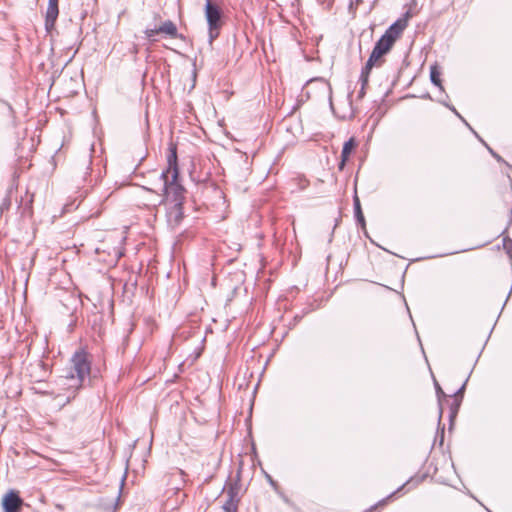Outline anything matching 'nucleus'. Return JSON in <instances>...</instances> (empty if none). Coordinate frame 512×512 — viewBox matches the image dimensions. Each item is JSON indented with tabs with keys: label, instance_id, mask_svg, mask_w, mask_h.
<instances>
[{
	"label": "nucleus",
	"instance_id": "nucleus-35",
	"mask_svg": "<svg viewBox=\"0 0 512 512\" xmlns=\"http://www.w3.org/2000/svg\"><path fill=\"white\" fill-rule=\"evenodd\" d=\"M366 88L367 87H362V86L360 87V90L358 91V94H357V99L358 100H362L365 97V95H366Z\"/></svg>",
	"mask_w": 512,
	"mask_h": 512
},
{
	"label": "nucleus",
	"instance_id": "nucleus-25",
	"mask_svg": "<svg viewBox=\"0 0 512 512\" xmlns=\"http://www.w3.org/2000/svg\"><path fill=\"white\" fill-rule=\"evenodd\" d=\"M263 473L268 484L273 488L275 492H277L280 489L278 482L274 480L273 477L266 471L263 470Z\"/></svg>",
	"mask_w": 512,
	"mask_h": 512
},
{
	"label": "nucleus",
	"instance_id": "nucleus-34",
	"mask_svg": "<svg viewBox=\"0 0 512 512\" xmlns=\"http://www.w3.org/2000/svg\"><path fill=\"white\" fill-rule=\"evenodd\" d=\"M359 82H360V84H361V86H362V87H367V86H368V84H369V77H368V76H365V75L360 74Z\"/></svg>",
	"mask_w": 512,
	"mask_h": 512
},
{
	"label": "nucleus",
	"instance_id": "nucleus-53",
	"mask_svg": "<svg viewBox=\"0 0 512 512\" xmlns=\"http://www.w3.org/2000/svg\"><path fill=\"white\" fill-rule=\"evenodd\" d=\"M454 253H455V252H450V253H448L447 255H453Z\"/></svg>",
	"mask_w": 512,
	"mask_h": 512
},
{
	"label": "nucleus",
	"instance_id": "nucleus-18",
	"mask_svg": "<svg viewBox=\"0 0 512 512\" xmlns=\"http://www.w3.org/2000/svg\"><path fill=\"white\" fill-rule=\"evenodd\" d=\"M239 500L228 498L226 502L223 504L222 509L224 512H237Z\"/></svg>",
	"mask_w": 512,
	"mask_h": 512
},
{
	"label": "nucleus",
	"instance_id": "nucleus-42",
	"mask_svg": "<svg viewBox=\"0 0 512 512\" xmlns=\"http://www.w3.org/2000/svg\"><path fill=\"white\" fill-rule=\"evenodd\" d=\"M434 256H429V257H424V258H416L414 259L413 261H420L422 259H430V258H433Z\"/></svg>",
	"mask_w": 512,
	"mask_h": 512
},
{
	"label": "nucleus",
	"instance_id": "nucleus-6",
	"mask_svg": "<svg viewBox=\"0 0 512 512\" xmlns=\"http://www.w3.org/2000/svg\"><path fill=\"white\" fill-rule=\"evenodd\" d=\"M357 146L358 142L354 137H350L347 141L344 142L341 151L340 162L338 163V169L340 171L344 170L346 163L350 158V155L354 152Z\"/></svg>",
	"mask_w": 512,
	"mask_h": 512
},
{
	"label": "nucleus",
	"instance_id": "nucleus-9",
	"mask_svg": "<svg viewBox=\"0 0 512 512\" xmlns=\"http://www.w3.org/2000/svg\"><path fill=\"white\" fill-rule=\"evenodd\" d=\"M158 30L161 32V34L168 36L170 38H184L182 34L178 33L176 24L171 20H166L162 24H160L158 26Z\"/></svg>",
	"mask_w": 512,
	"mask_h": 512
},
{
	"label": "nucleus",
	"instance_id": "nucleus-37",
	"mask_svg": "<svg viewBox=\"0 0 512 512\" xmlns=\"http://www.w3.org/2000/svg\"><path fill=\"white\" fill-rule=\"evenodd\" d=\"M474 135L475 137L485 146L487 147L488 144L478 135V133L472 128V130H470Z\"/></svg>",
	"mask_w": 512,
	"mask_h": 512
},
{
	"label": "nucleus",
	"instance_id": "nucleus-22",
	"mask_svg": "<svg viewBox=\"0 0 512 512\" xmlns=\"http://www.w3.org/2000/svg\"><path fill=\"white\" fill-rule=\"evenodd\" d=\"M382 37L388 39L389 41L393 42L394 44L396 41L400 38V35H398L390 26L386 29Z\"/></svg>",
	"mask_w": 512,
	"mask_h": 512
},
{
	"label": "nucleus",
	"instance_id": "nucleus-4",
	"mask_svg": "<svg viewBox=\"0 0 512 512\" xmlns=\"http://www.w3.org/2000/svg\"><path fill=\"white\" fill-rule=\"evenodd\" d=\"M24 500L16 489H9L1 499L3 512H22Z\"/></svg>",
	"mask_w": 512,
	"mask_h": 512
},
{
	"label": "nucleus",
	"instance_id": "nucleus-31",
	"mask_svg": "<svg viewBox=\"0 0 512 512\" xmlns=\"http://www.w3.org/2000/svg\"><path fill=\"white\" fill-rule=\"evenodd\" d=\"M171 172L172 173V170L171 169H168V167L163 170L161 172V174L159 175V181L163 182V185L165 184V181H170L168 179V173Z\"/></svg>",
	"mask_w": 512,
	"mask_h": 512
},
{
	"label": "nucleus",
	"instance_id": "nucleus-32",
	"mask_svg": "<svg viewBox=\"0 0 512 512\" xmlns=\"http://www.w3.org/2000/svg\"><path fill=\"white\" fill-rule=\"evenodd\" d=\"M486 148L498 162H504L503 158L499 154H497L489 145Z\"/></svg>",
	"mask_w": 512,
	"mask_h": 512
},
{
	"label": "nucleus",
	"instance_id": "nucleus-39",
	"mask_svg": "<svg viewBox=\"0 0 512 512\" xmlns=\"http://www.w3.org/2000/svg\"><path fill=\"white\" fill-rule=\"evenodd\" d=\"M302 319V316L301 315H295L294 316V324L298 323L300 320Z\"/></svg>",
	"mask_w": 512,
	"mask_h": 512
},
{
	"label": "nucleus",
	"instance_id": "nucleus-29",
	"mask_svg": "<svg viewBox=\"0 0 512 512\" xmlns=\"http://www.w3.org/2000/svg\"><path fill=\"white\" fill-rule=\"evenodd\" d=\"M278 496L283 500V502L287 505H289L290 507H294V503L291 501V499L285 495V493L279 489L277 492Z\"/></svg>",
	"mask_w": 512,
	"mask_h": 512
},
{
	"label": "nucleus",
	"instance_id": "nucleus-46",
	"mask_svg": "<svg viewBox=\"0 0 512 512\" xmlns=\"http://www.w3.org/2000/svg\"><path fill=\"white\" fill-rule=\"evenodd\" d=\"M31 204H32V198L29 200V205L27 208L31 209Z\"/></svg>",
	"mask_w": 512,
	"mask_h": 512
},
{
	"label": "nucleus",
	"instance_id": "nucleus-8",
	"mask_svg": "<svg viewBox=\"0 0 512 512\" xmlns=\"http://www.w3.org/2000/svg\"><path fill=\"white\" fill-rule=\"evenodd\" d=\"M167 216L171 226H178L184 218L183 205L176 206L175 204H171Z\"/></svg>",
	"mask_w": 512,
	"mask_h": 512
},
{
	"label": "nucleus",
	"instance_id": "nucleus-47",
	"mask_svg": "<svg viewBox=\"0 0 512 512\" xmlns=\"http://www.w3.org/2000/svg\"><path fill=\"white\" fill-rule=\"evenodd\" d=\"M76 52H77V51H75L74 53H76ZM73 55H75V54H73ZM73 57H74V56H72L71 58H69V60H68V62H67V63H69L70 61H72V58H73Z\"/></svg>",
	"mask_w": 512,
	"mask_h": 512
},
{
	"label": "nucleus",
	"instance_id": "nucleus-23",
	"mask_svg": "<svg viewBox=\"0 0 512 512\" xmlns=\"http://www.w3.org/2000/svg\"><path fill=\"white\" fill-rule=\"evenodd\" d=\"M144 34L146 39H148L149 41H155L154 37L158 34H161V32L158 30V26H155L154 28L147 27L144 30Z\"/></svg>",
	"mask_w": 512,
	"mask_h": 512
},
{
	"label": "nucleus",
	"instance_id": "nucleus-30",
	"mask_svg": "<svg viewBox=\"0 0 512 512\" xmlns=\"http://www.w3.org/2000/svg\"><path fill=\"white\" fill-rule=\"evenodd\" d=\"M374 66L369 65L368 62L362 67L360 74L370 77L371 71Z\"/></svg>",
	"mask_w": 512,
	"mask_h": 512
},
{
	"label": "nucleus",
	"instance_id": "nucleus-45",
	"mask_svg": "<svg viewBox=\"0 0 512 512\" xmlns=\"http://www.w3.org/2000/svg\"><path fill=\"white\" fill-rule=\"evenodd\" d=\"M439 103L445 106V104H448L446 101L439 100Z\"/></svg>",
	"mask_w": 512,
	"mask_h": 512
},
{
	"label": "nucleus",
	"instance_id": "nucleus-7",
	"mask_svg": "<svg viewBox=\"0 0 512 512\" xmlns=\"http://www.w3.org/2000/svg\"><path fill=\"white\" fill-rule=\"evenodd\" d=\"M353 212H354V219H355L356 224L362 230H365L366 220H365L361 202H360V199H359V196H358L356 190L354 191V195H353Z\"/></svg>",
	"mask_w": 512,
	"mask_h": 512
},
{
	"label": "nucleus",
	"instance_id": "nucleus-13",
	"mask_svg": "<svg viewBox=\"0 0 512 512\" xmlns=\"http://www.w3.org/2000/svg\"><path fill=\"white\" fill-rule=\"evenodd\" d=\"M461 403H462L461 398H454L453 401L449 405V415H448L449 430H452V428L454 426V422L459 413Z\"/></svg>",
	"mask_w": 512,
	"mask_h": 512
},
{
	"label": "nucleus",
	"instance_id": "nucleus-26",
	"mask_svg": "<svg viewBox=\"0 0 512 512\" xmlns=\"http://www.w3.org/2000/svg\"><path fill=\"white\" fill-rule=\"evenodd\" d=\"M503 248L505 249L509 258L512 259V239H510L509 237H504Z\"/></svg>",
	"mask_w": 512,
	"mask_h": 512
},
{
	"label": "nucleus",
	"instance_id": "nucleus-19",
	"mask_svg": "<svg viewBox=\"0 0 512 512\" xmlns=\"http://www.w3.org/2000/svg\"><path fill=\"white\" fill-rule=\"evenodd\" d=\"M366 62L375 67L380 66L384 62V59L372 50Z\"/></svg>",
	"mask_w": 512,
	"mask_h": 512
},
{
	"label": "nucleus",
	"instance_id": "nucleus-51",
	"mask_svg": "<svg viewBox=\"0 0 512 512\" xmlns=\"http://www.w3.org/2000/svg\"><path fill=\"white\" fill-rule=\"evenodd\" d=\"M124 481H125V477L122 478V481H121L122 485H123Z\"/></svg>",
	"mask_w": 512,
	"mask_h": 512
},
{
	"label": "nucleus",
	"instance_id": "nucleus-44",
	"mask_svg": "<svg viewBox=\"0 0 512 512\" xmlns=\"http://www.w3.org/2000/svg\"><path fill=\"white\" fill-rule=\"evenodd\" d=\"M352 92L348 94L349 102L351 103Z\"/></svg>",
	"mask_w": 512,
	"mask_h": 512
},
{
	"label": "nucleus",
	"instance_id": "nucleus-40",
	"mask_svg": "<svg viewBox=\"0 0 512 512\" xmlns=\"http://www.w3.org/2000/svg\"><path fill=\"white\" fill-rule=\"evenodd\" d=\"M252 454H253L255 457H257L256 446H255V444H254V443L252 444Z\"/></svg>",
	"mask_w": 512,
	"mask_h": 512
},
{
	"label": "nucleus",
	"instance_id": "nucleus-2",
	"mask_svg": "<svg viewBox=\"0 0 512 512\" xmlns=\"http://www.w3.org/2000/svg\"><path fill=\"white\" fill-rule=\"evenodd\" d=\"M168 169L172 170L170 181H165L162 188L163 200L176 206L183 205L185 200V187L181 184L180 169L178 165L177 146L170 143L168 147Z\"/></svg>",
	"mask_w": 512,
	"mask_h": 512
},
{
	"label": "nucleus",
	"instance_id": "nucleus-52",
	"mask_svg": "<svg viewBox=\"0 0 512 512\" xmlns=\"http://www.w3.org/2000/svg\"><path fill=\"white\" fill-rule=\"evenodd\" d=\"M329 101H330V105L332 106V98L331 97L329 98Z\"/></svg>",
	"mask_w": 512,
	"mask_h": 512
},
{
	"label": "nucleus",
	"instance_id": "nucleus-49",
	"mask_svg": "<svg viewBox=\"0 0 512 512\" xmlns=\"http://www.w3.org/2000/svg\"><path fill=\"white\" fill-rule=\"evenodd\" d=\"M492 331H493V328L491 329V331H489V335H488V337H490V335L492 334ZM488 339H489V338H487V340H488Z\"/></svg>",
	"mask_w": 512,
	"mask_h": 512
},
{
	"label": "nucleus",
	"instance_id": "nucleus-38",
	"mask_svg": "<svg viewBox=\"0 0 512 512\" xmlns=\"http://www.w3.org/2000/svg\"><path fill=\"white\" fill-rule=\"evenodd\" d=\"M119 498H120V495H118L115 503L110 507V512H115L118 508V505H119Z\"/></svg>",
	"mask_w": 512,
	"mask_h": 512
},
{
	"label": "nucleus",
	"instance_id": "nucleus-16",
	"mask_svg": "<svg viewBox=\"0 0 512 512\" xmlns=\"http://www.w3.org/2000/svg\"><path fill=\"white\" fill-rule=\"evenodd\" d=\"M413 481V477H411L409 480H407L404 484H402L401 486H399L395 491H393L392 493H390L388 496H386L385 498L381 499L378 503H376L375 505L371 506L369 509H367L365 512H371L372 510L376 509L378 506H383L385 505L389 500H391L397 493H399L400 491H402L408 484H410L411 482Z\"/></svg>",
	"mask_w": 512,
	"mask_h": 512
},
{
	"label": "nucleus",
	"instance_id": "nucleus-43",
	"mask_svg": "<svg viewBox=\"0 0 512 512\" xmlns=\"http://www.w3.org/2000/svg\"><path fill=\"white\" fill-rule=\"evenodd\" d=\"M424 478H425V475H422V477H420V478L416 481V483L418 484V483H419V482H421Z\"/></svg>",
	"mask_w": 512,
	"mask_h": 512
},
{
	"label": "nucleus",
	"instance_id": "nucleus-20",
	"mask_svg": "<svg viewBox=\"0 0 512 512\" xmlns=\"http://www.w3.org/2000/svg\"><path fill=\"white\" fill-rule=\"evenodd\" d=\"M390 27L398 34V35H402V33L404 32V30L406 29V26H405V20L404 19H397L396 21H394Z\"/></svg>",
	"mask_w": 512,
	"mask_h": 512
},
{
	"label": "nucleus",
	"instance_id": "nucleus-15",
	"mask_svg": "<svg viewBox=\"0 0 512 512\" xmlns=\"http://www.w3.org/2000/svg\"><path fill=\"white\" fill-rule=\"evenodd\" d=\"M240 481H241V470L239 469V471L237 472L235 481L233 483H230L227 488L228 498L240 501V498L238 497V493L240 490Z\"/></svg>",
	"mask_w": 512,
	"mask_h": 512
},
{
	"label": "nucleus",
	"instance_id": "nucleus-1",
	"mask_svg": "<svg viewBox=\"0 0 512 512\" xmlns=\"http://www.w3.org/2000/svg\"><path fill=\"white\" fill-rule=\"evenodd\" d=\"M70 367L65 370V374L61 376L63 385H67L69 389L78 391L90 384L91 360L88 352L84 349L76 350L71 359Z\"/></svg>",
	"mask_w": 512,
	"mask_h": 512
},
{
	"label": "nucleus",
	"instance_id": "nucleus-5",
	"mask_svg": "<svg viewBox=\"0 0 512 512\" xmlns=\"http://www.w3.org/2000/svg\"><path fill=\"white\" fill-rule=\"evenodd\" d=\"M59 16V0H48L45 13V30L51 33L55 29L56 21Z\"/></svg>",
	"mask_w": 512,
	"mask_h": 512
},
{
	"label": "nucleus",
	"instance_id": "nucleus-33",
	"mask_svg": "<svg viewBox=\"0 0 512 512\" xmlns=\"http://www.w3.org/2000/svg\"><path fill=\"white\" fill-rule=\"evenodd\" d=\"M412 17L411 10H407L404 14H402L401 17L398 19H404L405 20V26L407 27L409 19Z\"/></svg>",
	"mask_w": 512,
	"mask_h": 512
},
{
	"label": "nucleus",
	"instance_id": "nucleus-10",
	"mask_svg": "<svg viewBox=\"0 0 512 512\" xmlns=\"http://www.w3.org/2000/svg\"><path fill=\"white\" fill-rule=\"evenodd\" d=\"M395 44L384 37H380L374 44L373 51H375L380 57L384 59L393 48Z\"/></svg>",
	"mask_w": 512,
	"mask_h": 512
},
{
	"label": "nucleus",
	"instance_id": "nucleus-28",
	"mask_svg": "<svg viewBox=\"0 0 512 512\" xmlns=\"http://www.w3.org/2000/svg\"><path fill=\"white\" fill-rule=\"evenodd\" d=\"M441 425V422L439 423L438 422V429H437V434H436V438H435V441H438L439 442V445L442 446L443 443H444V426H440Z\"/></svg>",
	"mask_w": 512,
	"mask_h": 512
},
{
	"label": "nucleus",
	"instance_id": "nucleus-41",
	"mask_svg": "<svg viewBox=\"0 0 512 512\" xmlns=\"http://www.w3.org/2000/svg\"><path fill=\"white\" fill-rule=\"evenodd\" d=\"M363 233H364L365 237L369 238V239H370V241H371L372 243H374V242H373V240L369 237V234H368V232H367V229H366V228H365V230H363Z\"/></svg>",
	"mask_w": 512,
	"mask_h": 512
},
{
	"label": "nucleus",
	"instance_id": "nucleus-36",
	"mask_svg": "<svg viewBox=\"0 0 512 512\" xmlns=\"http://www.w3.org/2000/svg\"><path fill=\"white\" fill-rule=\"evenodd\" d=\"M474 135L475 137L485 146L487 147L488 144L478 135V133L472 128V130H470Z\"/></svg>",
	"mask_w": 512,
	"mask_h": 512
},
{
	"label": "nucleus",
	"instance_id": "nucleus-27",
	"mask_svg": "<svg viewBox=\"0 0 512 512\" xmlns=\"http://www.w3.org/2000/svg\"><path fill=\"white\" fill-rule=\"evenodd\" d=\"M468 380H469V376L466 378V380L461 385V387L457 391H455L453 395H451V397H453V398H461V401H462L463 397H464V393H465V389H466V385H467Z\"/></svg>",
	"mask_w": 512,
	"mask_h": 512
},
{
	"label": "nucleus",
	"instance_id": "nucleus-17",
	"mask_svg": "<svg viewBox=\"0 0 512 512\" xmlns=\"http://www.w3.org/2000/svg\"><path fill=\"white\" fill-rule=\"evenodd\" d=\"M433 383H434V388H435V392H436V396H437V400H438V404H439V421H440L442 419V415H443L442 399L447 398V395L444 393L442 387L440 386L438 381L435 379V377H433Z\"/></svg>",
	"mask_w": 512,
	"mask_h": 512
},
{
	"label": "nucleus",
	"instance_id": "nucleus-24",
	"mask_svg": "<svg viewBox=\"0 0 512 512\" xmlns=\"http://www.w3.org/2000/svg\"><path fill=\"white\" fill-rule=\"evenodd\" d=\"M445 107H447L450 111H452L469 129L472 130V127L470 124L466 121V119L457 111V109L452 104H445Z\"/></svg>",
	"mask_w": 512,
	"mask_h": 512
},
{
	"label": "nucleus",
	"instance_id": "nucleus-50",
	"mask_svg": "<svg viewBox=\"0 0 512 512\" xmlns=\"http://www.w3.org/2000/svg\"><path fill=\"white\" fill-rule=\"evenodd\" d=\"M482 353V350L480 351L479 355H477V358H480V355ZM478 361V359H476V362Z\"/></svg>",
	"mask_w": 512,
	"mask_h": 512
},
{
	"label": "nucleus",
	"instance_id": "nucleus-3",
	"mask_svg": "<svg viewBox=\"0 0 512 512\" xmlns=\"http://www.w3.org/2000/svg\"><path fill=\"white\" fill-rule=\"evenodd\" d=\"M204 13L208 25L209 44H212L218 38L222 27L223 11L215 2L207 0L205 1Z\"/></svg>",
	"mask_w": 512,
	"mask_h": 512
},
{
	"label": "nucleus",
	"instance_id": "nucleus-14",
	"mask_svg": "<svg viewBox=\"0 0 512 512\" xmlns=\"http://www.w3.org/2000/svg\"><path fill=\"white\" fill-rule=\"evenodd\" d=\"M441 68L437 63H434L430 66V81L433 85L438 87L441 91H444V87L442 85L441 80Z\"/></svg>",
	"mask_w": 512,
	"mask_h": 512
},
{
	"label": "nucleus",
	"instance_id": "nucleus-48",
	"mask_svg": "<svg viewBox=\"0 0 512 512\" xmlns=\"http://www.w3.org/2000/svg\"><path fill=\"white\" fill-rule=\"evenodd\" d=\"M193 78H196V70L193 71Z\"/></svg>",
	"mask_w": 512,
	"mask_h": 512
},
{
	"label": "nucleus",
	"instance_id": "nucleus-11",
	"mask_svg": "<svg viewBox=\"0 0 512 512\" xmlns=\"http://www.w3.org/2000/svg\"><path fill=\"white\" fill-rule=\"evenodd\" d=\"M395 44L384 37H380L374 44L373 51H375L380 57L384 59L393 48Z\"/></svg>",
	"mask_w": 512,
	"mask_h": 512
},
{
	"label": "nucleus",
	"instance_id": "nucleus-21",
	"mask_svg": "<svg viewBox=\"0 0 512 512\" xmlns=\"http://www.w3.org/2000/svg\"><path fill=\"white\" fill-rule=\"evenodd\" d=\"M12 190H13V187H10L8 189L7 195L5 196V198L3 199L2 203L0 204V214L10 208V206H11L10 194H11Z\"/></svg>",
	"mask_w": 512,
	"mask_h": 512
},
{
	"label": "nucleus",
	"instance_id": "nucleus-12",
	"mask_svg": "<svg viewBox=\"0 0 512 512\" xmlns=\"http://www.w3.org/2000/svg\"><path fill=\"white\" fill-rule=\"evenodd\" d=\"M395 44L384 37H380L374 44L373 51H375L380 57L384 59L393 48Z\"/></svg>",
	"mask_w": 512,
	"mask_h": 512
}]
</instances>
